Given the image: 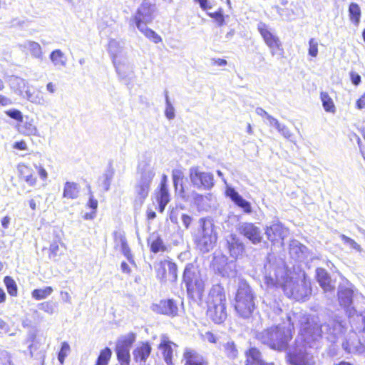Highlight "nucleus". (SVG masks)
Masks as SVG:
<instances>
[{
	"mask_svg": "<svg viewBox=\"0 0 365 365\" xmlns=\"http://www.w3.org/2000/svg\"><path fill=\"white\" fill-rule=\"evenodd\" d=\"M165 115L168 119H172L174 118L175 114L173 108L172 107L167 108L165 110Z\"/></svg>",
	"mask_w": 365,
	"mask_h": 365,
	"instance_id": "bf43d9fd",
	"label": "nucleus"
},
{
	"mask_svg": "<svg viewBox=\"0 0 365 365\" xmlns=\"http://www.w3.org/2000/svg\"><path fill=\"white\" fill-rule=\"evenodd\" d=\"M308 53L312 57H316L318 54V42L314 38H311L309 41Z\"/></svg>",
	"mask_w": 365,
	"mask_h": 365,
	"instance_id": "a18cd8bd",
	"label": "nucleus"
},
{
	"mask_svg": "<svg viewBox=\"0 0 365 365\" xmlns=\"http://www.w3.org/2000/svg\"><path fill=\"white\" fill-rule=\"evenodd\" d=\"M349 17L351 22L356 26L360 24L361 10L360 6L356 3H351L348 9Z\"/></svg>",
	"mask_w": 365,
	"mask_h": 365,
	"instance_id": "bb28decb",
	"label": "nucleus"
},
{
	"mask_svg": "<svg viewBox=\"0 0 365 365\" xmlns=\"http://www.w3.org/2000/svg\"><path fill=\"white\" fill-rule=\"evenodd\" d=\"M359 332L365 334V314L361 317V326L359 329Z\"/></svg>",
	"mask_w": 365,
	"mask_h": 365,
	"instance_id": "e2e57ef3",
	"label": "nucleus"
},
{
	"mask_svg": "<svg viewBox=\"0 0 365 365\" xmlns=\"http://www.w3.org/2000/svg\"><path fill=\"white\" fill-rule=\"evenodd\" d=\"M152 309L157 314L171 317H176L178 312L177 304L171 298L164 299L152 306Z\"/></svg>",
	"mask_w": 365,
	"mask_h": 365,
	"instance_id": "f8f14e48",
	"label": "nucleus"
},
{
	"mask_svg": "<svg viewBox=\"0 0 365 365\" xmlns=\"http://www.w3.org/2000/svg\"><path fill=\"white\" fill-rule=\"evenodd\" d=\"M70 350V346L67 342L64 341L61 344V349L58 353V359L61 364L64 363L65 359L69 353Z\"/></svg>",
	"mask_w": 365,
	"mask_h": 365,
	"instance_id": "ea45409f",
	"label": "nucleus"
},
{
	"mask_svg": "<svg viewBox=\"0 0 365 365\" xmlns=\"http://www.w3.org/2000/svg\"><path fill=\"white\" fill-rule=\"evenodd\" d=\"M18 171L19 177L30 186H34L37 182V177L34 170L25 163L18 165Z\"/></svg>",
	"mask_w": 365,
	"mask_h": 365,
	"instance_id": "412c9836",
	"label": "nucleus"
},
{
	"mask_svg": "<svg viewBox=\"0 0 365 365\" xmlns=\"http://www.w3.org/2000/svg\"><path fill=\"white\" fill-rule=\"evenodd\" d=\"M132 21L140 31L143 30V26L153 21V12L150 6L141 4L133 16Z\"/></svg>",
	"mask_w": 365,
	"mask_h": 365,
	"instance_id": "9d476101",
	"label": "nucleus"
},
{
	"mask_svg": "<svg viewBox=\"0 0 365 365\" xmlns=\"http://www.w3.org/2000/svg\"><path fill=\"white\" fill-rule=\"evenodd\" d=\"M315 279L324 292L335 290L334 281L331 279L329 273L324 268L317 267L315 271Z\"/></svg>",
	"mask_w": 365,
	"mask_h": 365,
	"instance_id": "2eb2a0df",
	"label": "nucleus"
},
{
	"mask_svg": "<svg viewBox=\"0 0 365 365\" xmlns=\"http://www.w3.org/2000/svg\"><path fill=\"white\" fill-rule=\"evenodd\" d=\"M46 88H47V90L50 93H54V91H55V86L51 82H50V83H48L47 84Z\"/></svg>",
	"mask_w": 365,
	"mask_h": 365,
	"instance_id": "338daca9",
	"label": "nucleus"
},
{
	"mask_svg": "<svg viewBox=\"0 0 365 365\" xmlns=\"http://www.w3.org/2000/svg\"><path fill=\"white\" fill-rule=\"evenodd\" d=\"M256 113L262 117H266L271 123H273L278 130H281L284 128H281V124L279 122L276 118L269 115L263 108H257Z\"/></svg>",
	"mask_w": 365,
	"mask_h": 365,
	"instance_id": "58836bf2",
	"label": "nucleus"
},
{
	"mask_svg": "<svg viewBox=\"0 0 365 365\" xmlns=\"http://www.w3.org/2000/svg\"><path fill=\"white\" fill-rule=\"evenodd\" d=\"M80 192L79 186L74 182H66L63 187V197L67 199H76Z\"/></svg>",
	"mask_w": 365,
	"mask_h": 365,
	"instance_id": "393cba45",
	"label": "nucleus"
},
{
	"mask_svg": "<svg viewBox=\"0 0 365 365\" xmlns=\"http://www.w3.org/2000/svg\"><path fill=\"white\" fill-rule=\"evenodd\" d=\"M150 180L142 178L135 185V197L138 200L143 202L148 196Z\"/></svg>",
	"mask_w": 365,
	"mask_h": 365,
	"instance_id": "5701e85b",
	"label": "nucleus"
},
{
	"mask_svg": "<svg viewBox=\"0 0 365 365\" xmlns=\"http://www.w3.org/2000/svg\"><path fill=\"white\" fill-rule=\"evenodd\" d=\"M9 224V217H4L1 219V225L4 228H6Z\"/></svg>",
	"mask_w": 365,
	"mask_h": 365,
	"instance_id": "69168bd1",
	"label": "nucleus"
},
{
	"mask_svg": "<svg viewBox=\"0 0 365 365\" xmlns=\"http://www.w3.org/2000/svg\"><path fill=\"white\" fill-rule=\"evenodd\" d=\"M41 308L45 312L49 313H52L53 310V306L48 302L41 304Z\"/></svg>",
	"mask_w": 365,
	"mask_h": 365,
	"instance_id": "13d9d810",
	"label": "nucleus"
},
{
	"mask_svg": "<svg viewBox=\"0 0 365 365\" xmlns=\"http://www.w3.org/2000/svg\"><path fill=\"white\" fill-rule=\"evenodd\" d=\"M172 178L173 182V186L177 190L178 189V185H180L179 189V192L182 197L187 198L190 195L194 196L195 200H200L202 198V195H199L196 193L195 191L190 192L187 188H185L182 185V180L184 178V172L182 169L177 168L174 169L172 171Z\"/></svg>",
	"mask_w": 365,
	"mask_h": 365,
	"instance_id": "ddd939ff",
	"label": "nucleus"
},
{
	"mask_svg": "<svg viewBox=\"0 0 365 365\" xmlns=\"http://www.w3.org/2000/svg\"><path fill=\"white\" fill-rule=\"evenodd\" d=\"M253 299L254 298H235L233 305L240 317L249 318L252 316L255 309V304Z\"/></svg>",
	"mask_w": 365,
	"mask_h": 365,
	"instance_id": "4468645a",
	"label": "nucleus"
},
{
	"mask_svg": "<svg viewBox=\"0 0 365 365\" xmlns=\"http://www.w3.org/2000/svg\"><path fill=\"white\" fill-rule=\"evenodd\" d=\"M156 277L161 282H175L178 279V267L170 259L159 261L155 266Z\"/></svg>",
	"mask_w": 365,
	"mask_h": 365,
	"instance_id": "423d86ee",
	"label": "nucleus"
},
{
	"mask_svg": "<svg viewBox=\"0 0 365 365\" xmlns=\"http://www.w3.org/2000/svg\"><path fill=\"white\" fill-rule=\"evenodd\" d=\"M207 316L215 323L222 324L227 318L225 298L212 299L207 302Z\"/></svg>",
	"mask_w": 365,
	"mask_h": 365,
	"instance_id": "0eeeda50",
	"label": "nucleus"
},
{
	"mask_svg": "<svg viewBox=\"0 0 365 365\" xmlns=\"http://www.w3.org/2000/svg\"><path fill=\"white\" fill-rule=\"evenodd\" d=\"M182 281L185 284L187 292L190 297H200L202 294L204 285L197 266L192 263L186 265L182 274Z\"/></svg>",
	"mask_w": 365,
	"mask_h": 365,
	"instance_id": "f03ea898",
	"label": "nucleus"
},
{
	"mask_svg": "<svg viewBox=\"0 0 365 365\" xmlns=\"http://www.w3.org/2000/svg\"><path fill=\"white\" fill-rule=\"evenodd\" d=\"M340 238L344 243L349 245L352 249L359 252H361V246L353 239L346 236L345 235H341Z\"/></svg>",
	"mask_w": 365,
	"mask_h": 365,
	"instance_id": "37998d69",
	"label": "nucleus"
},
{
	"mask_svg": "<svg viewBox=\"0 0 365 365\" xmlns=\"http://www.w3.org/2000/svg\"><path fill=\"white\" fill-rule=\"evenodd\" d=\"M257 29L264 42L269 48L271 54L272 56L279 54L283 56L284 51L280 38L272 32L269 26L264 22L260 21L257 24Z\"/></svg>",
	"mask_w": 365,
	"mask_h": 365,
	"instance_id": "20e7f679",
	"label": "nucleus"
},
{
	"mask_svg": "<svg viewBox=\"0 0 365 365\" xmlns=\"http://www.w3.org/2000/svg\"><path fill=\"white\" fill-rule=\"evenodd\" d=\"M225 295L223 287L220 284H214L210 292V297H222Z\"/></svg>",
	"mask_w": 365,
	"mask_h": 365,
	"instance_id": "c03bdc74",
	"label": "nucleus"
},
{
	"mask_svg": "<svg viewBox=\"0 0 365 365\" xmlns=\"http://www.w3.org/2000/svg\"><path fill=\"white\" fill-rule=\"evenodd\" d=\"M224 351L230 359H235L238 355V351L234 341H228L224 345Z\"/></svg>",
	"mask_w": 365,
	"mask_h": 365,
	"instance_id": "f704fd0d",
	"label": "nucleus"
},
{
	"mask_svg": "<svg viewBox=\"0 0 365 365\" xmlns=\"http://www.w3.org/2000/svg\"><path fill=\"white\" fill-rule=\"evenodd\" d=\"M148 245L150 251L154 254L168 251V247L165 244L162 237L156 232H153L148 240Z\"/></svg>",
	"mask_w": 365,
	"mask_h": 365,
	"instance_id": "4be33fe9",
	"label": "nucleus"
},
{
	"mask_svg": "<svg viewBox=\"0 0 365 365\" xmlns=\"http://www.w3.org/2000/svg\"><path fill=\"white\" fill-rule=\"evenodd\" d=\"M225 195L227 197H230L236 205L242 208L245 213H251L252 207L250 203L245 200L233 187H227L225 191Z\"/></svg>",
	"mask_w": 365,
	"mask_h": 365,
	"instance_id": "6ab92c4d",
	"label": "nucleus"
},
{
	"mask_svg": "<svg viewBox=\"0 0 365 365\" xmlns=\"http://www.w3.org/2000/svg\"><path fill=\"white\" fill-rule=\"evenodd\" d=\"M182 358L185 361V365H208L207 360L191 348L185 349Z\"/></svg>",
	"mask_w": 365,
	"mask_h": 365,
	"instance_id": "a211bd4d",
	"label": "nucleus"
},
{
	"mask_svg": "<svg viewBox=\"0 0 365 365\" xmlns=\"http://www.w3.org/2000/svg\"><path fill=\"white\" fill-rule=\"evenodd\" d=\"M11 103V100L6 96L0 94V107L6 106Z\"/></svg>",
	"mask_w": 365,
	"mask_h": 365,
	"instance_id": "6e6d98bb",
	"label": "nucleus"
},
{
	"mask_svg": "<svg viewBox=\"0 0 365 365\" xmlns=\"http://www.w3.org/2000/svg\"><path fill=\"white\" fill-rule=\"evenodd\" d=\"M172 343L169 341H163L158 349L161 351L164 360L168 365H173V349Z\"/></svg>",
	"mask_w": 365,
	"mask_h": 365,
	"instance_id": "cd10ccee",
	"label": "nucleus"
},
{
	"mask_svg": "<svg viewBox=\"0 0 365 365\" xmlns=\"http://www.w3.org/2000/svg\"><path fill=\"white\" fill-rule=\"evenodd\" d=\"M236 297H252V290L250 285L245 282L239 284Z\"/></svg>",
	"mask_w": 365,
	"mask_h": 365,
	"instance_id": "e433bc0d",
	"label": "nucleus"
},
{
	"mask_svg": "<svg viewBox=\"0 0 365 365\" xmlns=\"http://www.w3.org/2000/svg\"><path fill=\"white\" fill-rule=\"evenodd\" d=\"M155 199L158 202V211L163 212L166 205L170 201V195L168 185V179L166 175H163L155 193Z\"/></svg>",
	"mask_w": 365,
	"mask_h": 365,
	"instance_id": "9b49d317",
	"label": "nucleus"
},
{
	"mask_svg": "<svg viewBox=\"0 0 365 365\" xmlns=\"http://www.w3.org/2000/svg\"><path fill=\"white\" fill-rule=\"evenodd\" d=\"M144 36L154 43L162 42V38L153 30L146 28L141 30Z\"/></svg>",
	"mask_w": 365,
	"mask_h": 365,
	"instance_id": "4c0bfd02",
	"label": "nucleus"
},
{
	"mask_svg": "<svg viewBox=\"0 0 365 365\" xmlns=\"http://www.w3.org/2000/svg\"><path fill=\"white\" fill-rule=\"evenodd\" d=\"M31 53L35 57H41L42 54L41 47L37 42L29 41L28 43Z\"/></svg>",
	"mask_w": 365,
	"mask_h": 365,
	"instance_id": "79ce46f5",
	"label": "nucleus"
},
{
	"mask_svg": "<svg viewBox=\"0 0 365 365\" xmlns=\"http://www.w3.org/2000/svg\"><path fill=\"white\" fill-rule=\"evenodd\" d=\"M4 282L6 285L8 294L11 296L17 294V285L13 278L10 276H6L4 278Z\"/></svg>",
	"mask_w": 365,
	"mask_h": 365,
	"instance_id": "72a5a7b5",
	"label": "nucleus"
},
{
	"mask_svg": "<svg viewBox=\"0 0 365 365\" xmlns=\"http://www.w3.org/2000/svg\"><path fill=\"white\" fill-rule=\"evenodd\" d=\"M320 99L324 110L327 113H334L336 112V106L332 98L327 92L322 91L320 93Z\"/></svg>",
	"mask_w": 365,
	"mask_h": 365,
	"instance_id": "c756f323",
	"label": "nucleus"
},
{
	"mask_svg": "<svg viewBox=\"0 0 365 365\" xmlns=\"http://www.w3.org/2000/svg\"><path fill=\"white\" fill-rule=\"evenodd\" d=\"M182 220L185 227L187 229L192 223V218L188 215L183 214L182 215Z\"/></svg>",
	"mask_w": 365,
	"mask_h": 365,
	"instance_id": "5fc2aeb1",
	"label": "nucleus"
},
{
	"mask_svg": "<svg viewBox=\"0 0 365 365\" xmlns=\"http://www.w3.org/2000/svg\"><path fill=\"white\" fill-rule=\"evenodd\" d=\"M152 351L148 341L140 342L133 350V359L135 362H145L149 357Z\"/></svg>",
	"mask_w": 365,
	"mask_h": 365,
	"instance_id": "aec40b11",
	"label": "nucleus"
},
{
	"mask_svg": "<svg viewBox=\"0 0 365 365\" xmlns=\"http://www.w3.org/2000/svg\"><path fill=\"white\" fill-rule=\"evenodd\" d=\"M189 178L192 185L198 190H207L214 185L213 175L201 170L199 167L190 169Z\"/></svg>",
	"mask_w": 365,
	"mask_h": 365,
	"instance_id": "39448f33",
	"label": "nucleus"
},
{
	"mask_svg": "<svg viewBox=\"0 0 365 365\" xmlns=\"http://www.w3.org/2000/svg\"><path fill=\"white\" fill-rule=\"evenodd\" d=\"M284 128L282 130H278V131L282 133L284 136L288 138L290 135L289 130H287L286 126L281 125V128Z\"/></svg>",
	"mask_w": 365,
	"mask_h": 365,
	"instance_id": "0e129e2a",
	"label": "nucleus"
},
{
	"mask_svg": "<svg viewBox=\"0 0 365 365\" xmlns=\"http://www.w3.org/2000/svg\"><path fill=\"white\" fill-rule=\"evenodd\" d=\"M120 267H121V269H122L123 272L126 273V274L130 273V269L128 264L125 262H122Z\"/></svg>",
	"mask_w": 365,
	"mask_h": 365,
	"instance_id": "052dcab7",
	"label": "nucleus"
},
{
	"mask_svg": "<svg viewBox=\"0 0 365 365\" xmlns=\"http://www.w3.org/2000/svg\"><path fill=\"white\" fill-rule=\"evenodd\" d=\"M287 228L280 222H272L269 226L265 228V235L267 238L272 245L279 244L283 246L284 239L287 236Z\"/></svg>",
	"mask_w": 365,
	"mask_h": 365,
	"instance_id": "6e6552de",
	"label": "nucleus"
},
{
	"mask_svg": "<svg viewBox=\"0 0 365 365\" xmlns=\"http://www.w3.org/2000/svg\"><path fill=\"white\" fill-rule=\"evenodd\" d=\"M146 216H147L148 220H153V219L155 218L156 213L155 211H153L152 210H147Z\"/></svg>",
	"mask_w": 365,
	"mask_h": 365,
	"instance_id": "680f3d73",
	"label": "nucleus"
},
{
	"mask_svg": "<svg viewBox=\"0 0 365 365\" xmlns=\"http://www.w3.org/2000/svg\"><path fill=\"white\" fill-rule=\"evenodd\" d=\"M286 359L287 363L290 365H311L304 353L288 352Z\"/></svg>",
	"mask_w": 365,
	"mask_h": 365,
	"instance_id": "b1692460",
	"label": "nucleus"
},
{
	"mask_svg": "<svg viewBox=\"0 0 365 365\" xmlns=\"http://www.w3.org/2000/svg\"><path fill=\"white\" fill-rule=\"evenodd\" d=\"M239 230L240 233L249 239L252 244L256 245L261 242L262 236L260 230L253 223H244Z\"/></svg>",
	"mask_w": 365,
	"mask_h": 365,
	"instance_id": "f3484780",
	"label": "nucleus"
},
{
	"mask_svg": "<svg viewBox=\"0 0 365 365\" xmlns=\"http://www.w3.org/2000/svg\"><path fill=\"white\" fill-rule=\"evenodd\" d=\"M6 113L10 118L15 119L19 122H21L23 120V115L18 110H7Z\"/></svg>",
	"mask_w": 365,
	"mask_h": 365,
	"instance_id": "de8ad7c7",
	"label": "nucleus"
},
{
	"mask_svg": "<svg viewBox=\"0 0 365 365\" xmlns=\"http://www.w3.org/2000/svg\"><path fill=\"white\" fill-rule=\"evenodd\" d=\"M98 206V201L94 197L93 193L89 194L88 200L86 202V207L91 210L90 212H87L83 215L85 220L93 219L97 213V209Z\"/></svg>",
	"mask_w": 365,
	"mask_h": 365,
	"instance_id": "c85d7f7f",
	"label": "nucleus"
},
{
	"mask_svg": "<svg viewBox=\"0 0 365 365\" xmlns=\"http://www.w3.org/2000/svg\"><path fill=\"white\" fill-rule=\"evenodd\" d=\"M135 341V336L132 334L128 337L118 341L115 347L117 359L120 365H130V349Z\"/></svg>",
	"mask_w": 365,
	"mask_h": 365,
	"instance_id": "1a4fd4ad",
	"label": "nucleus"
},
{
	"mask_svg": "<svg viewBox=\"0 0 365 365\" xmlns=\"http://www.w3.org/2000/svg\"><path fill=\"white\" fill-rule=\"evenodd\" d=\"M61 247H65V245L61 237L56 235L55 239L49 244V247L48 248V257L50 259H55L59 255Z\"/></svg>",
	"mask_w": 365,
	"mask_h": 365,
	"instance_id": "a878e982",
	"label": "nucleus"
},
{
	"mask_svg": "<svg viewBox=\"0 0 365 365\" xmlns=\"http://www.w3.org/2000/svg\"><path fill=\"white\" fill-rule=\"evenodd\" d=\"M354 294V286L347 281L339 287V297H353Z\"/></svg>",
	"mask_w": 365,
	"mask_h": 365,
	"instance_id": "2f4dec72",
	"label": "nucleus"
},
{
	"mask_svg": "<svg viewBox=\"0 0 365 365\" xmlns=\"http://www.w3.org/2000/svg\"><path fill=\"white\" fill-rule=\"evenodd\" d=\"M350 78H351V82L355 86H358L361 83V76L359 74H358L356 73L351 72Z\"/></svg>",
	"mask_w": 365,
	"mask_h": 365,
	"instance_id": "864d4df0",
	"label": "nucleus"
},
{
	"mask_svg": "<svg viewBox=\"0 0 365 365\" xmlns=\"http://www.w3.org/2000/svg\"><path fill=\"white\" fill-rule=\"evenodd\" d=\"M212 64L215 66H225L227 64V62L225 59L222 58H212Z\"/></svg>",
	"mask_w": 365,
	"mask_h": 365,
	"instance_id": "603ef678",
	"label": "nucleus"
},
{
	"mask_svg": "<svg viewBox=\"0 0 365 365\" xmlns=\"http://www.w3.org/2000/svg\"><path fill=\"white\" fill-rule=\"evenodd\" d=\"M51 60L55 65L63 66L65 64L63 61V54L60 50H55L52 51L50 55Z\"/></svg>",
	"mask_w": 365,
	"mask_h": 365,
	"instance_id": "a19ab883",
	"label": "nucleus"
},
{
	"mask_svg": "<svg viewBox=\"0 0 365 365\" xmlns=\"http://www.w3.org/2000/svg\"><path fill=\"white\" fill-rule=\"evenodd\" d=\"M53 291V289L51 287H46L43 289H35L32 294L33 297H46L48 295H50Z\"/></svg>",
	"mask_w": 365,
	"mask_h": 365,
	"instance_id": "49530a36",
	"label": "nucleus"
},
{
	"mask_svg": "<svg viewBox=\"0 0 365 365\" xmlns=\"http://www.w3.org/2000/svg\"><path fill=\"white\" fill-rule=\"evenodd\" d=\"M245 365H274V363H267L263 359L260 350L255 346H250L245 351Z\"/></svg>",
	"mask_w": 365,
	"mask_h": 365,
	"instance_id": "dca6fc26",
	"label": "nucleus"
},
{
	"mask_svg": "<svg viewBox=\"0 0 365 365\" xmlns=\"http://www.w3.org/2000/svg\"><path fill=\"white\" fill-rule=\"evenodd\" d=\"M13 148L19 150H27V145L24 140H21L14 143Z\"/></svg>",
	"mask_w": 365,
	"mask_h": 365,
	"instance_id": "3c124183",
	"label": "nucleus"
},
{
	"mask_svg": "<svg viewBox=\"0 0 365 365\" xmlns=\"http://www.w3.org/2000/svg\"><path fill=\"white\" fill-rule=\"evenodd\" d=\"M334 365H353L352 364H351L350 362L349 361H339L338 363L336 364H334Z\"/></svg>",
	"mask_w": 365,
	"mask_h": 365,
	"instance_id": "774afa93",
	"label": "nucleus"
},
{
	"mask_svg": "<svg viewBox=\"0 0 365 365\" xmlns=\"http://www.w3.org/2000/svg\"><path fill=\"white\" fill-rule=\"evenodd\" d=\"M194 1L198 3L200 8L204 11H207L212 8V5L208 0H194Z\"/></svg>",
	"mask_w": 365,
	"mask_h": 365,
	"instance_id": "8fccbe9b",
	"label": "nucleus"
},
{
	"mask_svg": "<svg viewBox=\"0 0 365 365\" xmlns=\"http://www.w3.org/2000/svg\"><path fill=\"white\" fill-rule=\"evenodd\" d=\"M36 168H37V170H38L40 178L43 180H46L48 177V173H47L46 170L41 166H39Z\"/></svg>",
	"mask_w": 365,
	"mask_h": 365,
	"instance_id": "4d7b16f0",
	"label": "nucleus"
},
{
	"mask_svg": "<svg viewBox=\"0 0 365 365\" xmlns=\"http://www.w3.org/2000/svg\"><path fill=\"white\" fill-rule=\"evenodd\" d=\"M255 338L269 349L281 352L287 350L293 338L292 331L279 325H273L258 332Z\"/></svg>",
	"mask_w": 365,
	"mask_h": 365,
	"instance_id": "f257e3e1",
	"label": "nucleus"
},
{
	"mask_svg": "<svg viewBox=\"0 0 365 365\" xmlns=\"http://www.w3.org/2000/svg\"><path fill=\"white\" fill-rule=\"evenodd\" d=\"M200 233L195 237V243L197 247L202 252H207L212 250L217 240V235L215 231L213 225H207L205 218L200 220Z\"/></svg>",
	"mask_w": 365,
	"mask_h": 365,
	"instance_id": "7ed1b4c3",
	"label": "nucleus"
},
{
	"mask_svg": "<svg viewBox=\"0 0 365 365\" xmlns=\"http://www.w3.org/2000/svg\"><path fill=\"white\" fill-rule=\"evenodd\" d=\"M207 15L213 19L219 26H222L225 24L224 10L222 8L220 7L216 11L208 13Z\"/></svg>",
	"mask_w": 365,
	"mask_h": 365,
	"instance_id": "c9c22d12",
	"label": "nucleus"
},
{
	"mask_svg": "<svg viewBox=\"0 0 365 365\" xmlns=\"http://www.w3.org/2000/svg\"><path fill=\"white\" fill-rule=\"evenodd\" d=\"M112 356L110 348L106 347L100 351L95 365H108Z\"/></svg>",
	"mask_w": 365,
	"mask_h": 365,
	"instance_id": "7c9ffc66",
	"label": "nucleus"
},
{
	"mask_svg": "<svg viewBox=\"0 0 365 365\" xmlns=\"http://www.w3.org/2000/svg\"><path fill=\"white\" fill-rule=\"evenodd\" d=\"M356 108L359 110L365 109V93L356 101Z\"/></svg>",
	"mask_w": 365,
	"mask_h": 365,
	"instance_id": "09e8293b",
	"label": "nucleus"
},
{
	"mask_svg": "<svg viewBox=\"0 0 365 365\" xmlns=\"http://www.w3.org/2000/svg\"><path fill=\"white\" fill-rule=\"evenodd\" d=\"M120 247H121V251H122L123 254L128 259L129 262L133 263L134 261H133V255L131 253V250L129 247V245L128 244V242H127L125 236L120 237Z\"/></svg>",
	"mask_w": 365,
	"mask_h": 365,
	"instance_id": "473e14b6",
	"label": "nucleus"
}]
</instances>
